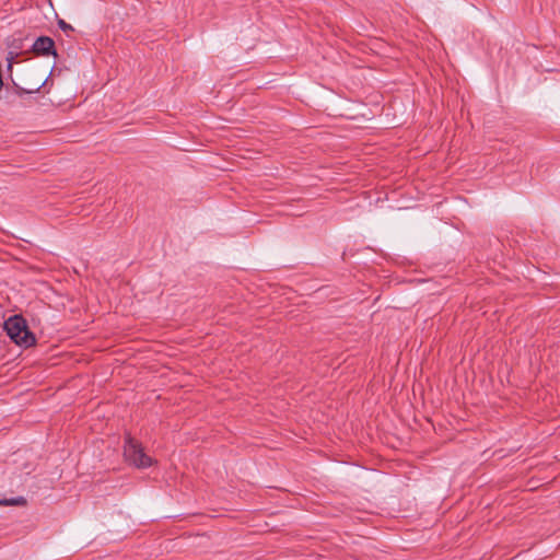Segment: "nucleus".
<instances>
[{
	"label": "nucleus",
	"instance_id": "obj_1",
	"mask_svg": "<svg viewBox=\"0 0 560 560\" xmlns=\"http://www.w3.org/2000/svg\"><path fill=\"white\" fill-rule=\"evenodd\" d=\"M4 330L10 339L20 347L28 348L36 343L35 335L28 329L21 315L10 316L4 322Z\"/></svg>",
	"mask_w": 560,
	"mask_h": 560
},
{
	"label": "nucleus",
	"instance_id": "obj_2",
	"mask_svg": "<svg viewBox=\"0 0 560 560\" xmlns=\"http://www.w3.org/2000/svg\"><path fill=\"white\" fill-rule=\"evenodd\" d=\"M124 457L127 463L137 468H148L152 465V458L144 453L142 444L127 434L124 444Z\"/></svg>",
	"mask_w": 560,
	"mask_h": 560
},
{
	"label": "nucleus",
	"instance_id": "obj_3",
	"mask_svg": "<svg viewBox=\"0 0 560 560\" xmlns=\"http://www.w3.org/2000/svg\"><path fill=\"white\" fill-rule=\"evenodd\" d=\"M32 50L37 56H57L55 42L48 36H39L32 45Z\"/></svg>",
	"mask_w": 560,
	"mask_h": 560
},
{
	"label": "nucleus",
	"instance_id": "obj_4",
	"mask_svg": "<svg viewBox=\"0 0 560 560\" xmlns=\"http://www.w3.org/2000/svg\"><path fill=\"white\" fill-rule=\"evenodd\" d=\"M47 79L48 78H46L42 82H37L34 84H27V86H21L13 80H12V84H13L14 92L21 97L25 94H34V93L39 92L40 89L46 84Z\"/></svg>",
	"mask_w": 560,
	"mask_h": 560
},
{
	"label": "nucleus",
	"instance_id": "obj_5",
	"mask_svg": "<svg viewBox=\"0 0 560 560\" xmlns=\"http://www.w3.org/2000/svg\"><path fill=\"white\" fill-rule=\"evenodd\" d=\"M25 503V499L23 497H18L10 500H0V505H20Z\"/></svg>",
	"mask_w": 560,
	"mask_h": 560
},
{
	"label": "nucleus",
	"instance_id": "obj_6",
	"mask_svg": "<svg viewBox=\"0 0 560 560\" xmlns=\"http://www.w3.org/2000/svg\"><path fill=\"white\" fill-rule=\"evenodd\" d=\"M58 26L69 36V32H73L74 28L68 24L65 20H58Z\"/></svg>",
	"mask_w": 560,
	"mask_h": 560
},
{
	"label": "nucleus",
	"instance_id": "obj_7",
	"mask_svg": "<svg viewBox=\"0 0 560 560\" xmlns=\"http://www.w3.org/2000/svg\"><path fill=\"white\" fill-rule=\"evenodd\" d=\"M7 60H8V70H9V71H12L13 52H10V54H9V57L7 58Z\"/></svg>",
	"mask_w": 560,
	"mask_h": 560
}]
</instances>
